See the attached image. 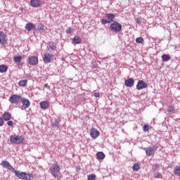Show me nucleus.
I'll return each instance as SVG.
<instances>
[{
	"mask_svg": "<svg viewBox=\"0 0 180 180\" xmlns=\"http://www.w3.org/2000/svg\"><path fill=\"white\" fill-rule=\"evenodd\" d=\"M25 136L18 135H12L10 136V141L13 144H23Z\"/></svg>",
	"mask_w": 180,
	"mask_h": 180,
	"instance_id": "1",
	"label": "nucleus"
},
{
	"mask_svg": "<svg viewBox=\"0 0 180 180\" xmlns=\"http://www.w3.org/2000/svg\"><path fill=\"white\" fill-rule=\"evenodd\" d=\"M110 30L114 33H119L122 31V24L117 21H113L110 25Z\"/></svg>",
	"mask_w": 180,
	"mask_h": 180,
	"instance_id": "2",
	"label": "nucleus"
},
{
	"mask_svg": "<svg viewBox=\"0 0 180 180\" xmlns=\"http://www.w3.org/2000/svg\"><path fill=\"white\" fill-rule=\"evenodd\" d=\"M15 176H18L19 179L22 180H30L32 179V175L30 174H27L26 172L15 171Z\"/></svg>",
	"mask_w": 180,
	"mask_h": 180,
	"instance_id": "3",
	"label": "nucleus"
},
{
	"mask_svg": "<svg viewBox=\"0 0 180 180\" xmlns=\"http://www.w3.org/2000/svg\"><path fill=\"white\" fill-rule=\"evenodd\" d=\"M105 18H103L101 22L103 25H106L107 23H112V22H113L115 20V14L113 13H107L105 15Z\"/></svg>",
	"mask_w": 180,
	"mask_h": 180,
	"instance_id": "4",
	"label": "nucleus"
},
{
	"mask_svg": "<svg viewBox=\"0 0 180 180\" xmlns=\"http://www.w3.org/2000/svg\"><path fill=\"white\" fill-rule=\"evenodd\" d=\"M42 58L45 64H49V63H51L53 60H54V55L51 54L49 52H46L44 53Z\"/></svg>",
	"mask_w": 180,
	"mask_h": 180,
	"instance_id": "5",
	"label": "nucleus"
},
{
	"mask_svg": "<svg viewBox=\"0 0 180 180\" xmlns=\"http://www.w3.org/2000/svg\"><path fill=\"white\" fill-rule=\"evenodd\" d=\"M51 174L53 176V178H57L58 173L60 172V166L57 164H53L50 167Z\"/></svg>",
	"mask_w": 180,
	"mask_h": 180,
	"instance_id": "6",
	"label": "nucleus"
},
{
	"mask_svg": "<svg viewBox=\"0 0 180 180\" xmlns=\"http://www.w3.org/2000/svg\"><path fill=\"white\" fill-rule=\"evenodd\" d=\"M22 96L14 94L9 98V102H11V103L18 105V103L20 102Z\"/></svg>",
	"mask_w": 180,
	"mask_h": 180,
	"instance_id": "7",
	"label": "nucleus"
},
{
	"mask_svg": "<svg viewBox=\"0 0 180 180\" xmlns=\"http://www.w3.org/2000/svg\"><path fill=\"white\" fill-rule=\"evenodd\" d=\"M28 64L30 65H37L39 64V58L37 56H32L28 58Z\"/></svg>",
	"mask_w": 180,
	"mask_h": 180,
	"instance_id": "8",
	"label": "nucleus"
},
{
	"mask_svg": "<svg viewBox=\"0 0 180 180\" xmlns=\"http://www.w3.org/2000/svg\"><path fill=\"white\" fill-rule=\"evenodd\" d=\"M146 88H148V84L143 80H139L136 84V89L140 91L141 89H146Z\"/></svg>",
	"mask_w": 180,
	"mask_h": 180,
	"instance_id": "9",
	"label": "nucleus"
},
{
	"mask_svg": "<svg viewBox=\"0 0 180 180\" xmlns=\"http://www.w3.org/2000/svg\"><path fill=\"white\" fill-rule=\"evenodd\" d=\"M101 133L96 128H92L91 129H90V136L92 139H98V137H99Z\"/></svg>",
	"mask_w": 180,
	"mask_h": 180,
	"instance_id": "10",
	"label": "nucleus"
},
{
	"mask_svg": "<svg viewBox=\"0 0 180 180\" xmlns=\"http://www.w3.org/2000/svg\"><path fill=\"white\" fill-rule=\"evenodd\" d=\"M20 102L22 104V109H27L30 106V101L29 99L21 97Z\"/></svg>",
	"mask_w": 180,
	"mask_h": 180,
	"instance_id": "11",
	"label": "nucleus"
},
{
	"mask_svg": "<svg viewBox=\"0 0 180 180\" xmlns=\"http://www.w3.org/2000/svg\"><path fill=\"white\" fill-rule=\"evenodd\" d=\"M143 150L146 151V154L148 157H151V155L155 153V148L153 147L145 148Z\"/></svg>",
	"mask_w": 180,
	"mask_h": 180,
	"instance_id": "12",
	"label": "nucleus"
},
{
	"mask_svg": "<svg viewBox=\"0 0 180 180\" xmlns=\"http://www.w3.org/2000/svg\"><path fill=\"white\" fill-rule=\"evenodd\" d=\"M124 85L127 88H131V86H134V79L129 78L124 82Z\"/></svg>",
	"mask_w": 180,
	"mask_h": 180,
	"instance_id": "13",
	"label": "nucleus"
},
{
	"mask_svg": "<svg viewBox=\"0 0 180 180\" xmlns=\"http://www.w3.org/2000/svg\"><path fill=\"white\" fill-rule=\"evenodd\" d=\"M6 43V35L4 32L0 31V44H5Z\"/></svg>",
	"mask_w": 180,
	"mask_h": 180,
	"instance_id": "14",
	"label": "nucleus"
},
{
	"mask_svg": "<svg viewBox=\"0 0 180 180\" xmlns=\"http://www.w3.org/2000/svg\"><path fill=\"white\" fill-rule=\"evenodd\" d=\"M39 106L41 109H49V108H50V103L46 101H41L39 103Z\"/></svg>",
	"mask_w": 180,
	"mask_h": 180,
	"instance_id": "15",
	"label": "nucleus"
},
{
	"mask_svg": "<svg viewBox=\"0 0 180 180\" xmlns=\"http://www.w3.org/2000/svg\"><path fill=\"white\" fill-rule=\"evenodd\" d=\"M11 118H12V115H11V113H9L8 112H5L3 114V119L6 122H8V121L11 120Z\"/></svg>",
	"mask_w": 180,
	"mask_h": 180,
	"instance_id": "16",
	"label": "nucleus"
},
{
	"mask_svg": "<svg viewBox=\"0 0 180 180\" xmlns=\"http://www.w3.org/2000/svg\"><path fill=\"white\" fill-rule=\"evenodd\" d=\"M30 4L33 8H39L40 6V0H31Z\"/></svg>",
	"mask_w": 180,
	"mask_h": 180,
	"instance_id": "17",
	"label": "nucleus"
},
{
	"mask_svg": "<svg viewBox=\"0 0 180 180\" xmlns=\"http://www.w3.org/2000/svg\"><path fill=\"white\" fill-rule=\"evenodd\" d=\"M33 27H34V25L32 22H27L25 25V30H28V32H31V30H33Z\"/></svg>",
	"mask_w": 180,
	"mask_h": 180,
	"instance_id": "18",
	"label": "nucleus"
},
{
	"mask_svg": "<svg viewBox=\"0 0 180 180\" xmlns=\"http://www.w3.org/2000/svg\"><path fill=\"white\" fill-rule=\"evenodd\" d=\"M47 47H48L49 50H51V51H54V50H56V49H57V47L56 46V44L53 42L48 43Z\"/></svg>",
	"mask_w": 180,
	"mask_h": 180,
	"instance_id": "19",
	"label": "nucleus"
},
{
	"mask_svg": "<svg viewBox=\"0 0 180 180\" xmlns=\"http://www.w3.org/2000/svg\"><path fill=\"white\" fill-rule=\"evenodd\" d=\"M72 41L73 43H75V44H79L80 43H82V39H81V37H75L72 39Z\"/></svg>",
	"mask_w": 180,
	"mask_h": 180,
	"instance_id": "20",
	"label": "nucleus"
},
{
	"mask_svg": "<svg viewBox=\"0 0 180 180\" xmlns=\"http://www.w3.org/2000/svg\"><path fill=\"white\" fill-rule=\"evenodd\" d=\"M162 60L165 63H167V61H169V60H171V56H169V55L163 54L162 56Z\"/></svg>",
	"mask_w": 180,
	"mask_h": 180,
	"instance_id": "21",
	"label": "nucleus"
},
{
	"mask_svg": "<svg viewBox=\"0 0 180 180\" xmlns=\"http://www.w3.org/2000/svg\"><path fill=\"white\" fill-rule=\"evenodd\" d=\"M167 112H168L169 115H174V113H175V107L169 106L167 108Z\"/></svg>",
	"mask_w": 180,
	"mask_h": 180,
	"instance_id": "22",
	"label": "nucleus"
},
{
	"mask_svg": "<svg viewBox=\"0 0 180 180\" xmlns=\"http://www.w3.org/2000/svg\"><path fill=\"white\" fill-rule=\"evenodd\" d=\"M18 85H19V86H22V87L27 86V80H26V79L20 80L18 82Z\"/></svg>",
	"mask_w": 180,
	"mask_h": 180,
	"instance_id": "23",
	"label": "nucleus"
},
{
	"mask_svg": "<svg viewBox=\"0 0 180 180\" xmlns=\"http://www.w3.org/2000/svg\"><path fill=\"white\" fill-rule=\"evenodd\" d=\"M174 174L176 176H180V166H177L174 168Z\"/></svg>",
	"mask_w": 180,
	"mask_h": 180,
	"instance_id": "24",
	"label": "nucleus"
},
{
	"mask_svg": "<svg viewBox=\"0 0 180 180\" xmlns=\"http://www.w3.org/2000/svg\"><path fill=\"white\" fill-rule=\"evenodd\" d=\"M96 157H97V158H98V160H104L105 159V153H103V152H98L96 154Z\"/></svg>",
	"mask_w": 180,
	"mask_h": 180,
	"instance_id": "25",
	"label": "nucleus"
},
{
	"mask_svg": "<svg viewBox=\"0 0 180 180\" xmlns=\"http://www.w3.org/2000/svg\"><path fill=\"white\" fill-rule=\"evenodd\" d=\"M8 71V67L5 65H0V72H6Z\"/></svg>",
	"mask_w": 180,
	"mask_h": 180,
	"instance_id": "26",
	"label": "nucleus"
},
{
	"mask_svg": "<svg viewBox=\"0 0 180 180\" xmlns=\"http://www.w3.org/2000/svg\"><path fill=\"white\" fill-rule=\"evenodd\" d=\"M13 61L15 63H20L22 61V56H14Z\"/></svg>",
	"mask_w": 180,
	"mask_h": 180,
	"instance_id": "27",
	"label": "nucleus"
},
{
	"mask_svg": "<svg viewBox=\"0 0 180 180\" xmlns=\"http://www.w3.org/2000/svg\"><path fill=\"white\" fill-rule=\"evenodd\" d=\"M1 165H2V167H4V168H6L7 169L8 166L11 165V163H9V162H8L6 160H4L1 162Z\"/></svg>",
	"mask_w": 180,
	"mask_h": 180,
	"instance_id": "28",
	"label": "nucleus"
},
{
	"mask_svg": "<svg viewBox=\"0 0 180 180\" xmlns=\"http://www.w3.org/2000/svg\"><path fill=\"white\" fill-rule=\"evenodd\" d=\"M132 169L134 172H137V171H139V169H140V166L137 163L134 164V165L132 167Z\"/></svg>",
	"mask_w": 180,
	"mask_h": 180,
	"instance_id": "29",
	"label": "nucleus"
},
{
	"mask_svg": "<svg viewBox=\"0 0 180 180\" xmlns=\"http://www.w3.org/2000/svg\"><path fill=\"white\" fill-rule=\"evenodd\" d=\"M74 32H75V30L72 27H68L66 30V33L68 34H71V33H74Z\"/></svg>",
	"mask_w": 180,
	"mask_h": 180,
	"instance_id": "30",
	"label": "nucleus"
},
{
	"mask_svg": "<svg viewBox=\"0 0 180 180\" xmlns=\"http://www.w3.org/2000/svg\"><path fill=\"white\" fill-rule=\"evenodd\" d=\"M87 179L88 180H96V175L95 174H89L87 176Z\"/></svg>",
	"mask_w": 180,
	"mask_h": 180,
	"instance_id": "31",
	"label": "nucleus"
},
{
	"mask_svg": "<svg viewBox=\"0 0 180 180\" xmlns=\"http://www.w3.org/2000/svg\"><path fill=\"white\" fill-rule=\"evenodd\" d=\"M154 178H158L159 179H162V174L161 173H155L153 174Z\"/></svg>",
	"mask_w": 180,
	"mask_h": 180,
	"instance_id": "32",
	"label": "nucleus"
},
{
	"mask_svg": "<svg viewBox=\"0 0 180 180\" xmlns=\"http://www.w3.org/2000/svg\"><path fill=\"white\" fill-rule=\"evenodd\" d=\"M160 168V165L155 164L152 165V169L153 171H157Z\"/></svg>",
	"mask_w": 180,
	"mask_h": 180,
	"instance_id": "33",
	"label": "nucleus"
},
{
	"mask_svg": "<svg viewBox=\"0 0 180 180\" xmlns=\"http://www.w3.org/2000/svg\"><path fill=\"white\" fill-rule=\"evenodd\" d=\"M7 169L11 171V172H13L14 174L16 172V170H15V169L11 165L8 166V167H7Z\"/></svg>",
	"mask_w": 180,
	"mask_h": 180,
	"instance_id": "34",
	"label": "nucleus"
},
{
	"mask_svg": "<svg viewBox=\"0 0 180 180\" xmlns=\"http://www.w3.org/2000/svg\"><path fill=\"white\" fill-rule=\"evenodd\" d=\"M143 37H140L136 39V43L140 44L143 43Z\"/></svg>",
	"mask_w": 180,
	"mask_h": 180,
	"instance_id": "35",
	"label": "nucleus"
},
{
	"mask_svg": "<svg viewBox=\"0 0 180 180\" xmlns=\"http://www.w3.org/2000/svg\"><path fill=\"white\" fill-rule=\"evenodd\" d=\"M150 130V127L148 124L143 126V131H148Z\"/></svg>",
	"mask_w": 180,
	"mask_h": 180,
	"instance_id": "36",
	"label": "nucleus"
},
{
	"mask_svg": "<svg viewBox=\"0 0 180 180\" xmlns=\"http://www.w3.org/2000/svg\"><path fill=\"white\" fill-rule=\"evenodd\" d=\"M135 22H136V23H137L138 25H141V21L140 20L139 18H136Z\"/></svg>",
	"mask_w": 180,
	"mask_h": 180,
	"instance_id": "37",
	"label": "nucleus"
},
{
	"mask_svg": "<svg viewBox=\"0 0 180 180\" xmlns=\"http://www.w3.org/2000/svg\"><path fill=\"white\" fill-rule=\"evenodd\" d=\"M39 30V32H43V30H44V26L40 25Z\"/></svg>",
	"mask_w": 180,
	"mask_h": 180,
	"instance_id": "38",
	"label": "nucleus"
},
{
	"mask_svg": "<svg viewBox=\"0 0 180 180\" xmlns=\"http://www.w3.org/2000/svg\"><path fill=\"white\" fill-rule=\"evenodd\" d=\"M4 126V119L0 117V127Z\"/></svg>",
	"mask_w": 180,
	"mask_h": 180,
	"instance_id": "39",
	"label": "nucleus"
},
{
	"mask_svg": "<svg viewBox=\"0 0 180 180\" xmlns=\"http://www.w3.org/2000/svg\"><path fill=\"white\" fill-rule=\"evenodd\" d=\"M8 126H13V121H8L7 122Z\"/></svg>",
	"mask_w": 180,
	"mask_h": 180,
	"instance_id": "40",
	"label": "nucleus"
},
{
	"mask_svg": "<svg viewBox=\"0 0 180 180\" xmlns=\"http://www.w3.org/2000/svg\"><path fill=\"white\" fill-rule=\"evenodd\" d=\"M94 96H95V98H99V93H94Z\"/></svg>",
	"mask_w": 180,
	"mask_h": 180,
	"instance_id": "41",
	"label": "nucleus"
},
{
	"mask_svg": "<svg viewBox=\"0 0 180 180\" xmlns=\"http://www.w3.org/2000/svg\"><path fill=\"white\" fill-rule=\"evenodd\" d=\"M45 88H47V89H50V86L49 84H45Z\"/></svg>",
	"mask_w": 180,
	"mask_h": 180,
	"instance_id": "42",
	"label": "nucleus"
},
{
	"mask_svg": "<svg viewBox=\"0 0 180 180\" xmlns=\"http://www.w3.org/2000/svg\"><path fill=\"white\" fill-rule=\"evenodd\" d=\"M58 127V125L57 124H53L52 125V127Z\"/></svg>",
	"mask_w": 180,
	"mask_h": 180,
	"instance_id": "43",
	"label": "nucleus"
}]
</instances>
